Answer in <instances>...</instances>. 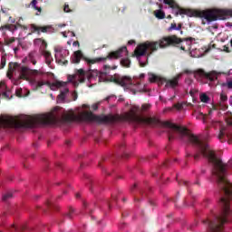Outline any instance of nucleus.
Segmentation results:
<instances>
[{
    "label": "nucleus",
    "mask_w": 232,
    "mask_h": 232,
    "mask_svg": "<svg viewBox=\"0 0 232 232\" xmlns=\"http://www.w3.org/2000/svg\"><path fill=\"white\" fill-rule=\"evenodd\" d=\"M43 55L45 57V59H46V58H50V57H52V53H51V52H48V51H46V50H44V51L43 52Z\"/></svg>",
    "instance_id": "2f4dec72"
},
{
    "label": "nucleus",
    "mask_w": 232,
    "mask_h": 232,
    "mask_svg": "<svg viewBox=\"0 0 232 232\" xmlns=\"http://www.w3.org/2000/svg\"><path fill=\"white\" fill-rule=\"evenodd\" d=\"M193 38H179L177 35H169L162 37L156 42H145L137 46L134 51L136 57H142L143 55H150L153 52H157L159 48H169V46H176L180 48L183 52H189L191 50V42Z\"/></svg>",
    "instance_id": "f03ea898"
},
{
    "label": "nucleus",
    "mask_w": 232,
    "mask_h": 232,
    "mask_svg": "<svg viewBox=\"0 0 232 232\" xmlns=\"http://www.w3.org/2000/svg\"><path fill=\"white\" fill-rule=\"evenodd\" d=\"M76 198H81V194L77 193L76 194Z\"/></svg>",
    "instance_id": "bf43d9fd"
},
{
    "label": "nucleus",
    "mask_w": 232,
    "mask_h": 232,
    "mask_svg": "<svg viewBox=\"0 0 232 232\" xmlns=\"http://www.w3.org/2000/svg\"><path fill=\"white\" fill-rule=\"evenodd\" d=\"M222 86H227V88H228V90H232V81L223 83Z\"/></svg>",
    "instance_id": "72a5a7b5"
},
{
    "label": "nucleus",
    "mask_w": 232,
    "mask_h": 232,
    "mask_svg": "<svg viewBox=\"0 0 232 232\" xmlns=\"http://www.w3.org/2000/svg\"><path fill=\"white\" fill-rule=\"evenodd\" d=\"M230 46L232 47V39L230 40Z\"/></svg>",
    "instance_id": "774afa93"
},
{
    "label": "nucleus",
    "mask_w": 232,
    "mask_h": 232,
    "mask_svg": "<svg viewBox=\"0 0 232 232\" xmlns=\"http://www.w3.org/2000/svg\"><path fill=\"white\" fill-rule=\"evenodd\" d=\"M187 157H191V154L190 153H187Z\"/></svg>",
    "instance_id": "69168bd1"
},
{
    "label": "nucleus",
    "mask_w": 232,
    "mask_h": 232,
    "mask_svg": "<svg viewBox=\"0 0 232 232\" xmlns=\"http://www.w3.org/2000/svg\"><path fill=\"white\" fill-rule=\"evenodd\" d=\"M148 63H140V66L141 67V68H144V66H146Z\"/></svg>",
    "instance_id": "de8ad7c7"
},
{
    "label": "nucleus",
    "mask_w": 232,
    "mask_h": 232,
    "mask_svg": "<svg viewBox=\"0 0 232 232\" xmlns=\"http://www.w3.org/2000/svg\"><path fill=\"white\" fill-rule=\"evenodd\" d=\"M122 53L127 54L128 53V48L126 46H123L117 51L111 52L107 57H100L96 59H89L84 54H82V51L78 50L73 53V54L71 57V63L72 64H79L81 63V59L88 63V64H95V63H101V61H106V59H120V57H122Z\"/></svg>",
    "instance_id": "20e7f679"
},
{
    "label": "nucleus",
    "mask_w": 232,
    "mask_h": 232,
    "mask_svg": "<svg viewBox=\"0 0 232 232\" xmlns=\"http://www.w3.org/2000/svg\"><path fill=\"white\" fill-rule=\"evenodd\" d=\"M173 30H177V24H175V23H172L170 24V27L169 28V32H171Z\"/></svg>",
    "instance_id": "c9c22d12"
},
{
    "label": "nucleus",
    "mask_w": 232,
    "mask_h": 232,
    "mask_svg": "<svg viewBox=\"0 0 232 232\" xmlns=\"http://www.w3.org/2000/svg\"><path fill=\"white\" fill-rule=\"evenodd\" d=\"M150 108H151V105H150V104L145 103V104H143V105L141 106V111H148Z\"/></svg>",
    "instance_id": "cd10ccee"
},
{
    "label": "nucleus",
    "mask_w": 232,
    "mask_h": 232,
    "mask_svg": "<svg viewBox=\"0 0 232 232\" xmlns=\"http://www.w3.org/2000/svg\"><path fill=\"white\" fill-rule=\"evenodd\" d=\"M134 202H140V199L137 197H134Z\"/></svg>",
    "instance_id": "603ef678"
},
{
    "label": "nucleus",
    "mask_w": 232,
    "mask_h": 232,
    "mask_svg": "<svg viewBox=\"0 0 232 232\" xmlns=\"http://www.w3.org/2000/svg\"><path fill=\"white\" fill-rule=\"evenodd\" d=\"M74 211L75 210L72 208H69V213L66 215V218H72Z\"/></svg>",
    "instance_id": "c85d7f7f"
},
{
    "label": "nucleus",
    "mask_w": 232,
    "mask_h": 232,
    "mask_svg": "<svg viewBox=\"0 0 232 232\" xmlns=\"http://www.w3.org/2000/svg\"><path fill=\"white\" fill-rule=\"evenodd\" d=\"M34 10H37V12H39V14H41L43 12V9L41 7H38V6H36L34 8Z\"/></svg>",
    "instance_id": "a18cd8bd"
},
{
    "label": "nucleus",
    "mask_w": 232,
    "mask_h": 232,
    "mask_svg": "<svg viewBox=\"0 0 232 232\" xmlns=\"http://www.w3.org/2000/svg\"><path fill=\"white\" fill-rule=\"evenodd\" d=\"M30 6H32V8H34V10L35 8H37V0H33L30 4Z\"/></svg>",
    "instance_id": "e433bc0d"
},
{
    "label": "nucleus",
    "mask_w": 232,
    "mask_h": 232,
    "mask_svg": "<svg viewBox=\"0 0 232 232\" xmlns=\"http://www.w3.org/2000/svg\"><path fill=\"white\" fill-rule=\"evenodd\" d=\"M200 101L201 102H209V96L207 94H201L200 95Z\"/></svg>",
    "instance_id": "393cba45"
},
{
    "label": "nucleus",
    "mask_w": 232,
    "mask_h": 232,
    "mask_svg": "<svg viewBox=\"0 0 232 232\" xmlns=\"http://www.w3.org/2000/svg\"><path fill=\"white\" fill-rule=\"evenodd\" d=\"M179 186H186L187 188H189V182L186 180L179 181Z\"/></svg>",
    "instance_id": "f704fd0d"
},
{
    "label": "nucleus",
    "mask_w": 232,
    "mask_h": 232,
    "mask_svg": "<svg viewBox=\"0 0 232 232\" xmlns=\"http://www.w3.org/2000/svg\"><path fill=\"white\" fill-rule=\"evenodd\" d=\"M31 28H32V30H34V32H37L38 35H41V32H42V34H46L48 32V30H50V26H48V25L37 26L35 24H32Z\"/></svg>",
    "instance_id": "4468645a"
},
{
    "label": "nucleus",
    "mask_w": 232,
    "mask_h": 232,
    "mask_svg": "<svg viewBox=\"0 0 232 232\" xmlns=\"http://www.w3.org/2000/svg\"><path fill=\"white\" fill-rule=\"evenodd\" d=\"M77 75L79 82H84V81H86L88 73H86V72L83 69H79L77 71Z\"/></svg>",
    "instance_id": "dca6fc26"
},
{
    "label": "nucleus",
    "mask_w": 232,
    "mask_h": 232,
    "mask_svg": "<svg viewBox=\"0 0 232 232\" xmlns=\"http://www.w3.org/2000/svg\"><path fill=\"white\" fill-rule=\"evenodd\" d=\"M52 206H53L52 201H47V207L48 208H52Z\"/></svg>",
    "instance_id": "09e8293b"
},
{
    "label": "nucleus",
    "mask_w": 232,
    "mask_h": 232,
    "mask_svg": "<svg viewBox=\"0 0 232 232\" xmlns=\"http://www.w3.org/2000/svg\"><path fill=\"white\" fill-rule=\"evenodd\" d=\"M183 73L191 74L194 73V77L197 79V77H201L202 79H206L207 81H209V86H213V83L215 81L218 79V75H222V72H217V71H210L208 72H206L204 69H198L195 72L187 69L183 71Z\"/></svg>",
    "instance_id": "6e6552de"
},
{
    "label": "nucleus",
    "mask_w": 232,
    "mask_h": 232,
    "mask_svg": "<svg viewBox=\"0 0 232 232\" xmlns=\"http://www.w3.org/2000/svg\"><path fill=\"white\" fill-rule=\"evenodd\" d=\"M116 202H117V197L112 196L111 201L108 202L109 208H111V206H113V204H115Z\"/></svg>",
    "instance_id": "bb28decb"
},
{
    "label": "nucleus",
    "mask_w": 232,
    "mask_h": 232,
    "mask_svg": "<svg viewBox=\"0 0 232 232\" xmlns=\"http://www.w3.org/2000/svg\"><path fill=\"white\" fill-rule=\"evenodd\" d=\"M180 80V75L178 74L172 79H167V78H162L161 79V84H164L165 82V87L166 88H172V90H175L177 86H179V81Z\"/></svg>",
    "instance_id": "9b49d317"
},
{
    "label": "nucleus",
    "mask_w": 232,
    "mask_h": 232,
    "mask_svg": "<svg viewBox=\"0 0 232 232\" xmlns=\"http://www.w3.org/2000/svg\"><path fill=\"white\" fill-rule=\"evenodd\" d=\"M183 206H188V200L186 199L183 200Z\"/></svg>",
    "instance_id": "5fc2aeb1"
},
{
    "label": "nucleus",
    "mask_w": 232,
    "mask_h": 232,
    "mask_svg": "<svg viewBox=\"0 0 232 232\" xmlns=\"http://www.w3.org/2000/svg\"><path fill=\"white\" fill-rule=\"evenodd\" d=\"M218 188L221 191L219 205L221 206L220 215L215 216L214 220L209 218L203 220L210 232L224 231V224L227 222V217L230 215V181L227 179H216Z\"/></svg>",
    "instance_id": "f257e3e1"
},
{
    "label": "nucleus",
    "mask_w": 232,
    "mask_h": 232,
    "mask_svg": "<svg viewBox=\"0 0 232 232\" xmlns=\"http://www.w3.org/2000/svg\"><path fill=\"white\" fill-rule=\"evenodd\" d=\"M5 66H6V57L2 56V58H1V67H0V69H1V68H5Z\"/></svg>",
    "instance_id": "c756f323"
},
{
    "label": "nucleus",
    "mask_w": 232,
    "mask_h": 232,
    "mask_svg": "<svg viewBox=\"0 0 232 232\" xmlns=\"http://www.w3.org/2000/svg\"><path fill=\"white\" fill-rule=\"evenodd\" d=\"M104 68L105 69L110 68V65H105Z\"/></svg>",
    "instance_id": "338daca9"
},
{
    "label": "nucleus",
    "mask_w": 232,
    "mask_h": 232,
    "mask_svg": "<svg viewBox=\"0 0 232 232\" xmlns=\"http://www.w3.org/2000/svg\"><path fill=\"white\" fill-rule=\"evenodd\" d=\"M12 197H14V195L12 194V192H7L5 194L3 195L2 197V200L4 202H7V200H10V198H12Z\"/></svg>",
    "instance_id": "5701e85b"
},
{
    "label": "nucleus",
    "mask_w": 232,
    "mask_h": 232,
    "mask_svg": "<svg viewBox=\"0 0 232 232\" xmlns=\"http://www.w3.org/2000/svg\"><path fill=\"white\" fill-rule=\"evenodd\" d=\"M26 229V226L23 225L22 227H16L15 225H11L9 232H23Z\"/></svg>",
    "instance_id": "6ab92c4d"
},
{
    "label": "nucleus",
    "mask_w": 232,
    "mask_h": 232,
    "mask_svg": "<svg viewBox=\"0 0 232 232\" xmlns=\"http://www.w3.org/2000/svg\"><path fill=\"white\" fill-rule=\"evenodd\" d=\"M9 23H15V18H13L12 16H10Z\"/></svg>",
    "instance_id": "49530a36"
},
{
    "label": "nucleus",
    "mask_w": 232,
    "mask_h": 232,
    "mask_svg": "<svg viewBox=\"0 0 232 232\" xmlns=\"http://www.w3.org/2000/svg\"><path fill=\"white\" fill-rule=\"evenodd\" d=\"M101 75V72L97 70H89V72H87V79L90 81L91 79H95V77H99Z\"/></svg>",
    "instance_id": "f3484780"
},
{
    "label": "nucleus",
    "mask_w": 232,
    "mask_h": 232,
    "mask_svg": "<svg viewBox=\"0 0 232 232\" xmlns=\"http://www.w3.org/2000/svg\"><path fill=\"white\" fill-rule=\"evenodd\" d=\"M59 121V116L52 114H36L34 116L22 115L18 117L0 118V128L3 126H20V128H39L44 124H55Z\"/></svg>",
    "instance_id": "7ed1b4c3"
},
{
    "label": "nucleus",
    "mask_w": 232,
    "mask_h": 232,
    "mask_svg": "<svg viewBox=\"0 0 232 232\" xmlns=\"http://www.w3.org/2000/svg\"><path fill=\"white\" fill-rule=\"evenodd\" d=\"M12 43H15V37H11V38L5 40V44L6 45L12 44Z\"/></svg>",
    "instance_id": "7c9ffc66"
},
{
    "label": "nucleus",
    "mask_w": 232,
    "mask_h": 232,
    "mask_svg": "<svg viewBox=\"0 0 232 232\" xmlns=\"http://www.w3.org/2000/svg\"><path fill=\"white\" fill-rule=\"evenodd\" d=\"M145 75L144 73L140 74V79H144Z\"/></svg>",
    "instance_id": "4d7b16f0"
},
{
    "label": "nucleus",
    "mask_w": 232,
    "mask_h": 232,
    "mask_svg": "<svg viewBox=\"0 0 232 232\" xmlns=\"http://www.w3.org/2000/svg\"><path fill=\"white\" fill-rule=\"evenodd\" d=\"M31 63H33V64H37V61H35V60H31Z\"/></svg>",
    "instance_id": "6e6d98bb"
},
{
    "label": "nucleus",
    "mask_w": 232,
    "mask_h": 232,
    "mask_svg": "<svg viewBox=\"0 0 232 232\" xmlns=\"http://www.w3.org/2000/svg\"><path fill=\"white\" fill-rule=\"evenodd\" d=\"M175 206H177V198L174 199Z\"/></svg>",
    "instance_id": "0e129e2a"
},
{
    "label": "nucleus",
    "mask_w": 232,
    "mask_h": 232,
    "mask_svg": "<svg viewBox=\"0 0 232 232\" xmlns=\"http://www.w3.org/2000/svg\"><path fill=\"white\" fill-rule=\"evenodd\" d=\"M126 200H128L126 198H122V201H123V202H126Z\"/></svg>",
    "instance_id": "e2e57ef3"
},
{
    "label": "nucleus",
    "mask_w": 232,
    "mask_h": 232,
    "mask_svg": "<svg viewBox=\"0 0 232 232\" xmlns=\"http://www.w3.org/2000/svg\"><path fill=\"white\" fill-rule=\"evenodd\" d=\"M66 84H68V82L61 81H56L53 83L50 82H38L36 83V89L41 90L43 86H48L50 90L55 92L56 90H59V88H63V90H62L60 92V94L57 96V102H63V101H65L66 95L70 93V89L66 88Z\"/></svg>",
    "instance_id": "423d86ee"
},
{
    "label": "nucleus",
    "mask_w": 232,
    "mask_h": 232,
    "mask_svg": "<svg viewBox=\"0 0 232 232\" xmlns=\"http://www.w3.org/2000/svg\"><path fill=\"white\" fill-rule=\"evenodd\" d=\"M72 100L73 101H77V98L79 97L78 93H77V91H74L72 93Z\"/></svg>",
    "instance_id": "4c0bfd02"
},
{
    "label": "nucleus",
    "mask_w": 232,
    "mask_h": 232,
    "mask_svg": "<svg viewBox=\"0 0 232 232\" xmlns=\"http://www.w3.org/2000/svg\"><path fill=\"white\" fill-rule=\"evenodd\" d=\"M19 27L15 24H5L2 26L3 30H9V32H15Z\"/></svg>",
    "instance_id": "412c9836"
},
{
    "label": "nucleus",
    "mask_w": 232,
    "mask_h": 232,
    "mask_svg": "<svg viewBox=\"0 0 232 232\" xmlns=\"http://www.w3.org/2000/svg\"><path fill=\"white\" fill-rule=\"evenodd\" d=\"M19 72V79L26 80L30 77V75H43V72L37 70H32L26 66H23L18 63L11 62L8 64V72L10 73H14V72Z\"/></svg>",
    "instance_id": "0eeeda50"
},
{
    "label": "nucleus",
    "mask_w": 232,
    "mask_h": 232,
    "mask_svg": "<svg viewBox=\"0 0 232 232\" xmlns=\"http://www.w3.org/2000/svg\"><path fill=\"white\" fill-rule=\"evenodd\" d=\"M154 15L157 17V19H164V17H166V14H164L162 10L155 11Z\"/></svg>",
    "instance_id": "4be33fe9"
},
{
    "label": "nucleus",
    "mask_w": 232,
    "mask_h": 232,
    "mask_svg": "<svg viewBox=\"0 0 232 232\" xmlns=\"http://www.w3.org/2000/svg\"><path fill=\"white\" fill-rule=\"evenodd\" d=\"M229 15L232 17V10L228 11Z\"/></svg>",
    "instance_id": "680f3d73"
},
{
    "label": "nucleus",
    "mask_w": 232,
    "mask_h": 232,
    "mask_svg": "<svg viewBox=\"0 0 232 232\" xmlns=\"http://www.w3.org/2000/svg\"><path fill=\"white\" fill-rule=\"evenodd\" d=\"M153 177H159V173H153Z\"/></svg>",
    "instance_id": "052dcab7"
},
{
    "label": "nucleus",
    "mask_w": 232,
    "mask_h": 232,
    "mask_svg": "<svg viewBox=\"0 0 232 232\" xmlns=\"http://www.w3.org/2000/svg\"><path fill=\"white\" fill-rule=\"evenodd\" d=\"M220 142H228L232 144V121H228L226 127H222L218 135Z\"/></svg>",
    "instance_id": "1a4fd4ad"
},
{
    "label": "nucleus",
    "mask_w": 232,
    "mask_h": 232,
    "mask_svg": "<svg viewBox=\"0 0 232 232\" xmlns=\"http://www.w3.org/2000/svg\"><path fill=\"white\" fill-rule=\"evenodd\" d=\"M169 164H171V161L169 160H167L164 163H163V168H168L169 166Z\"/></svg>",
    "instance_id": "ea45409f"
},
{
    "label": "nucleus",
    "mask_w": 232,
    "mask_h": 232,
    "mask_svg": "<svg viewBox=\"0 0 232 232\" xmlns=\"http://www.w3.org/2000/svg\"><path fill=\"white\" fill-rule=\"evenodd\" d=\"M70 143H71L70 140H66V141H65V144H67V146H70Z\"/></svg>",
    "instance_id": "13d9d810"
},
{
    "label": "nucleus",
    "mask_w": 232,
    "mask_h": 232,
    "mask_svg": "<svg viewBox=\"0 0 232 232\" xmlns=\"http://www.w3.org/2000/svg\"><path fill=\"white\" fill-rule=\"evenodd\" d=\"M61 119L63 121V122H72V121H75V115L72 112L63 111L61 112Z\"/></svg>",
    "instance_id": "ddd939ff"
},
{
    "label": "nucleus",
    "mask_w": 232,
    "mask_h": 232,
    "mask_svg": "<svg viewBox=\"0 0 232 232\" xmlns=\"http://www.w3.org/2000/svg\"><path fill=\"white\" fill-rule=\"evenodd\" d=\"M54 51L56 52L55 53V60L56 63H58L59 64H68V60H65L64 57H66V51H63L61 49H54Z\"/></svg>",
    "instance_id": "f8f14e48"
},
{
    "label": "nucleus",
    "mask_w": 232,
    "mask_h": 232,
    "mask_svg": "<svg viewBox=\"0 0 232 232\" xmlns=\"http://www.w3.org/2000/svg\"><path fill=\"white\" fill-rule=\"evenodd\" d=\"M63 10H64V12H66V13L70 12V5H65L64 7H63Z\"/></svg>",
    "instance_id": "a19ab883"
},
{
    "label": "nucleus",
    "mask_w": 232,
    "mask_h": 232,
    "mask_svg": "<svg viewBox=\"0 0 232 232\" xmlns=\"http://www.w3.org/2000/svg\"><path fill=\"white\" fill-rule=\"evenodd\" d=\"M137 189V183H135L131 188H130V192L133 193Z\"/></svg>",
    "instance_id": "79ce46f5"
},
{
    "label": "nucleus",
    "mask_w": 232,
    "mask_h": 232,
    "mask_svg": "<svg viewBox=\"0 0 232 232\" xmlns=\"http://www.w3.org/2000/svg\"><path fill=\"white\" fill-rule=\"evenodd\" d=\"M52 56L49 57V58H45V63L48 66H50L52 64Z\"/></svg>",
    "instance_id": "58836bf2"
},
{
    "label": "nucleus",
    "mask_w": 232,
    "mask_h": 232,
    "mask_svg": "<svg viewBox=\"0 0 232 232\" xmlns=\"http://www.w3.org/2000/svg\"><path fill=\"white\" fill-rule=\"evenodd\" d=\"M92 110L95 111H97V110H99V106L97 105V104H93L92 106Z\"/></svg>",
    "instance_id": "c03bdc74"
},
{
    "label": "nucleus",
    "mask_w": 232,
    "mask_h": 232,
    "mask_svg": "<svg viewBox=\"0 0 232 232\" xmlns=\"http://www.w3.org/2000/svg\"><path fill=\"white\" fill-rule=\"evenodd\" d=\"M1 95L4 97V99H10V95L6 92V84H5L3 82H0V96Z\"/></svg>",
    "instance_id": "2eb2a0df"
},
{
    "label": "nucleus",
    "mask_w": 232,
    "mask_h": 232,
    "mask_svg": "<svg viewBox=\"0 0 232 232\" xmlns=\"http://www.w3.org/2000/svg\"><path fill=\"white\" fill-rule=\"evenodd\" d=\"M36 41H38V43H42L43 48H46V46H48V44H46V41H44L41 38L37 39Z\"/></svg>",
    "instance_id": "473e14b6"
},
{
    "label": "nucleus",
    "mask_w": 232,
    "mask_h": 232,
    "mask_svg": "<svg viewBox=\"0 0 232 232\" xmlns=\"http://www.w3.org/2000/svg\"><path fill=\"white\" fill-rule=\"evenodd\" d=\"M220 102L224 104V102H227V95L226 93L221 92L220 94Z\"/></svg>",
    "instance_id": "a878e982"
},
{
    "label": "nucleus",
    "mask_w": 232,
    "mask_h": 232,
    "mask_svg": "<svg viewBox=\"0 0 232 232\" xmlns=\"http://www.w3.org/2000/svg\"><path fill=\"white\" fill-rule=\"evenodd\" d=\"M128 44H135L134 40H130V41L128 42Z\"/></svg>",
    "instance_id": "3c124183"
},
{
    "label": "nucleus",
    "mask_w": 232,
    "mask_h": 232,
    "mask_svg": "<svg viewBox=\"0 0 232 232\" xmlns=\"http://www.w3.org/2000/svg\"><path fill=\"white\" fill-rule=\"evenodd\" d=\"M111 82H114L115 84H119L120 86H131L133 84V80L130 76H121L119 74H115L111 77Z\"/></svg>",
    "instance_id": "9d476101"
},
{
    "label": "nucleus",
    "mask_w": 232,
    "mask_h": 232,
    "mask_svg": "<svg viewBox=\"0 0 232 232\" xmlns=\"http://www.w3.org/2000/svg\"><path fill=\"white\" fill-rule=\"evenodd\" d=\"M121 64L123 68H130L131 66V61L130 58H123L121 60Z\"/></svg>",
    "instance_id": "aec40b11"
},
{
    "label": "nucleus",
    "mask_w": 232,
    "mask_h": 232,
    "mask_svg": "<svg viewBox=\"0 0 232 232\" xmlns=\"http://www.w3.org/2000/svg\"><path fill=\"white\" fill-rule=\"evenodd\" d=\"M163 3H165V5H169V6H170V8H175V1L174 0H163Z\"/></svg>",
    "instance_id": "b1692460"
},
{
    "label": "nucleus",
    "mask_w": 232,
    "mask_h": 232,
    "mask_svg": "<svg viewBox=\"0 0 232 232\" xmlns=\"http://www.w3.org/2000/svg\"><path fill=\"white\" fill-rule=\"evenodd\" d=\"M181 28H182V24H179L177 26V30H181Z\"/></svg>",
    "instance_id": "8fccbe9b"
},
{
    "label": "nucleus",
    "mask_w": 232,
    "mask_h": 232,
    "mask_svg": "<svg viewBox=\"0 0 232 232\" xmlns=\"http://www.w3.org/2000/svg\"><path fill=\"white\" fill-rule=\"evenodd\" d=\"M82 108H83V109H88V108H90V105L83 104V105H82Z\"/></svg>",
    "instance_id": "864d4df0"
},
{
    "label": "nucleus",
    "mask_w": 232,
    "mask_h": 232,
    "mask_svg": "<svg viewBox=\"0 0 232 232\" xmlns=\"http://www.w3.org/2000/svg\"><path fill=\"white\" fill-rule=\"evenodd\" d=\"M149 81L150 82H159V84H162V78L153 73L149 74Z\"/></svg>",
    "instance_id": "a211bd4d"
},
{
    "label": "nucleus",
    "mask_w": 232,
    "mask_h": 232,
    "mask_svg": "<svg viewBox=\"0 0 232 232\" xmlns=\"http://www.w3.org/2000/svg\"><path fill=\"white\" fill-rule=\"evenodd\" d=\"M81 118L83 121H87L89 122H97L98 124H113V122H117L121 118L119 115H95L92 111H84L81 112Z\"/></svg>",
    "instance_id": "39448f33"
},
{
    "label": "nucleus",
    "mask_w": 232,
    "mask_h": 232,
    "mask_svg": "<svg viewBox=\"0 0 232 232\" xmlns=\"http://www.w3.org/2000/svg\"><path fill=\"white\" fill-rule=\"evenodd\" d=\"M174 106L177 108V110H182V104L180 103L175 104Z\"/></svg>",
    "instance_id": "37998d69"
}]
</instances>
